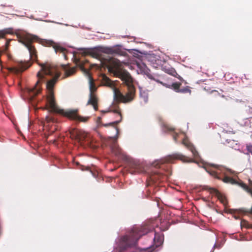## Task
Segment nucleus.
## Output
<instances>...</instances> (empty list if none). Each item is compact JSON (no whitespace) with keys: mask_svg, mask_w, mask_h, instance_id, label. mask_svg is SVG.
<instances>
[{"mask_svg":"<svg viewBox=\"0 0 252 252\" xmlns=\"http://www.w3.org/2000/svg\"><path fill=\"white\" fill-rule=\"evenodd\" d=\"M41 69L37 73L38 81L34 87L28 90L29 97L30 101L33 104L36 103L34 101V97L40 93L41 82L44 79V75L53 76L54 77L47 81L46 84L48 94L46 98V107L44 109H50L51 112H55L65 116L70 119L80 122H86L88 120V117H83L77 114V110H63L60 109L56 102L53 88L58 78L60 76V73L58 72L57 67L52 63L46 62L45 63H38Z\"/></svg>","mask_w":252,"mask_h":252,"instance_id":"1","label":"nucleus"},{"mask_svg":"<svg viewBox=\"0 0 252 252\" xmlns=\"http://www.w3.org/2000/svg\"><path fill=\"white\" fill-rule=\"evenodd\" d=\"M108 68L110 72L117 74L127 86V92L126 95H124V103L133 100L135 94V88L132 84V79L127 71L122 70L120 61L114 58L111 59L109 62Z\"/></svg>","mask_w":252,"mask_h":252,"instance_id":"2","label":"nucleus"},{"mask_svg":"<svg viewBox=\"0 0 252 252\" xmlns=\"http://www.w3.org/2000/svg\"><path fill=\"white\" fill-rule=\"evenodd\" d=\"M154 229L155 225L152 222L133 227L128 235L121 238L118 248H117L114 252H123L127 248L135 246L142 236L152 231Z\"/></svg>","mask_w":252,"mask_h":252,"instance_id":"3","label":"nucleus"},{"mask_svg":"<svg viewBox=\"0 0 252 252\" xmlns=\"http://www.w3.org/2000/svg\"><path fill=\"white\" fill-rule=\"evenodd\" d=\"M110 112H113L114 113L117 114V116L119 117V120H117L116 121L109 123L108 124H103V126L105 127H107L108 126H112L116 131V136L115 139L114 143L111 145V150L112 152L117 156H120L122 154V151L121 149L119 147V146L117 144L116 139L118 137L119 134V128L116 126V125L120 123L122 120V115L121 113L120 108L119 107H117L115 109H112L110 111Z\"/></svg>","mask_w":252,"mask_h":252,"instance_id":"4","label":"nucleus"},{"mask_svg":"<svg viewBox=\"0 0 252 252\" xmlns=\"http://www.w3.org/2000/svg\"><path fill=\"white\" fill-rule=\"evenodd\" d=\"M102 83L105 86L111 88L114 87V99L117 101H121L124 103V95L118 89L114 87L113 82L105 75L102 76Z\"/></svg>","mask_w":252,"mask_h":252,"instance_id":"5","label":"nucleus"},{"mask_svg":"<svg viewBox=\"0 0 252 252\" xmlns=\"http://www.w3.org/2000/svg\"><path fill=\"white\" fill-rule=\"evenodd\" d=\"M35 36L32 38L27 37L21 40V42L23 44H24L28 49L30 57L33 60H37V59L36 50L35 47L32 44V41L35 39Z\"/></svg>","mask_w":252,"mask_h":252,"instance_id":"6","label":"nucleus"},{"mask_svg":"<svg viewBox=\"0 0 252 252\" xmlns=\"http://www.w3.org/2000/svg\"><path fill=\"white\" fill-rule=\"evenodd\" d=\"M204 169L211 176L219 179H221L220 174L224 170L223 167L217 165L207 166L204 167Z\"/></svg>","mask_w":252,"mask_h":252,"instance_id":"7","label":"nucleus"},{"mask_svg":"<svg viewBox=\"0 0 252 252\" xmlns=\"http://www.w3.org/2000/svg\"><path fill=\"white\" fill-rule=\"evenodd\" d=\"M40 43L44 46L52 47L54 49L56 53L60 52L63 53L64 56L65 55L66 49L52 40L44 39L42 40Z\"/></svg>","mask_w":252,"mask_h":252,"instance_id":"8","label":"nucleus"},{"mask_svg":"<svg viewBox=\"0 0 252 252\" xmlns=\"http://www.w3.org/2000/svg\"><path fill=\"white\" fill-rule=\"evenodd\" d=\"M165 179V176L155 171H153L149 177L147 179V187L151 186V184L162 182Z\"/></svg>","mask_w":252,"mask_h":252,"instance_id":"9","label":"nucleus"},{"mask_svg":"<svg viewBox=\"0 0 252 252\" xmlns=\"http://www.w3.org/2000/svg\"><path fill=\"white\" fill-rule=\"evenodd\" d=\"M70 137L72 139L77 140L79 143L82 144L87 137V133L85 132L78 130L76 128H72L69 131Z\"/></svg>","mask_w":252,"mask_h":252,"instance_id":"10","label":"nucleus"},{"mask_svg":"<svg viewBox=\"0 0 252 252\" xmlns=\"http://www.w3.org/2000/svg\"><path fill=\"white\" fill-rule=\"evenodd\" d=\"M174 159H179L184 162H191L193 161L192 159L190 158L181 154L175 153L167 157L165 159L164 162H172V160Z\"/></svg>","mask_w":252,"mask_h":252,"instance_id":"11","label":"nucleus"},{"mask_svg":"<svg viewBox=\"0 0 252 252\" xmlns=\"http://www.w3.org/2000/svg\"><path fill=\"white\" fill-rule=\"evenodd\" d=\"M144 170L143 165L139 161H133L129 165V171L132 174L141 173Z\"/></svg>","mask_w":252,"mask_h":252,"instance_id":"12","label":"nucleus"},{"mask_svg":"<svg viewBox=\"0 0 252 252\" xmlns=\"http://www.w3.org/2000/svg\"><path fill=\"white\" fill-rule=\"evenodd\" d=\"M80 66V68H81V70H83L86 73H87L89 76L90 93H94V92L96 90V87H95V84H94L93 79L91 76V75L89 73V71H88V70L87 69L85 68L83 66V65L82 63H81Z\"/></svg>","mask_w":252,"mask_h":252,"instance_id":"13","label":"nucleus"},{"mask_svg":"<svg viewBox=\"0 0 252 252\" xmlns=\"http://www.w3.org/2000/svg\"><path fill=\"white\" fill-rule=\"evenodd\" d=\"M98 99L96 95L94 93H90L87 105H92L94 110L97 111L98 110Z\"/></svg>","mask_w":252,"mask_h":252,"instance_id":"14","label":"nucleus"},{"mask_svg":"<svg viewBox=\"0 0 252 252\" xmlns=\"http://www.w3.org/2000/svg\"><path fill=\"white\" fill-rule=\"evenodd\" d=\"M182 144L191 152L193 157L195 158H198V152H197L194 146L191 144V143H190V142L188 140V139L184 138L182 141Z\"/></svg>","mask_w":252,"mask_h":252,"instance_id":"15","label":"nucleus"},{"mask_svg":"<svg viewBox=\"0 0 252 252\" xmlns=\"http://www.w3.org/2000/svg\"><path fill=\"white\" fill-rule=\"evenodd\" d=\"M209 190L210 193L215 194L223 205H225L226 204L227 201L225 197L220 194L217 189L214 188H209Z\"/></svg>","mask_w":252,"mask_h":252,"instance_id":"16","label":"nucleus"},{"mask_svg":"<svg viewBox=\"0 0 252 252\" xmlns=\"http://www.w3.org/2000/svg\"><path fill=\"white\" fill-rule=\"evenodd\" d=\"M32 63H31L30 61L27 62H20L18 63L17 64V71H21L22 72L24 71L25 70L28 68L31 65Z\"/></svg>","mask_w":252,"mask_h":252,"instance_id":"17","label":"nucleus"},{"mask_svg":"<svg viewBox=\"0 0 252 252\" xmlns=\"http://www.w3.org/2000/svg\"><path fill=\"white\" fill-rule=\"evenodd\" d=\"M103 53L108 54H120L121 51L119 48H104L102 49Z\"/></svg>","mask_w":252,"mask_h":252,"instance_id":"18","label":"nucleus"},{"mask_svg":"<svg viewBox=\"0 0 252 252\" xmlns=\"http://www.w3.org/2000/svg\"><path fill=\"white\" fill-rule=\"evenodd\" d=\"M75 71H76V69L74 67L67 68V69H65V73H64V75H65L64 77L65 78L68 77L73 75V74L75 73Z\"/></svg>","mask_w":252,"mask_h":252,"instance_id":"19","label":"nucleus"},{"mask_svg":"<svg viewBox=\"0 0 252 252\" xmlns=\"http://www.w3.org/2000/svg\"><path fill=\"white\" fill-rule=\"evenodd\" d=\"M222 181L225 183H229L231 184H237V183L234 179L228 176L224 177L223 178Z\"/></svg>","mask_w":252,"mask_h":252,"instance_id":"20","label":"nucleus"},{"mask_svg":"<svg viewBox=\"0 0 252 252\" xmlns=\"http://www.w3.org/2000/svg\"><path fill=\"white\" fill-rule=\"evenodd\" d=\"M241 226L248 229H252V224H250L248 221L245 220H242L241 221Z\"/></svg>","mask_w":252,"mask_h":252,"instance_id":"21","label":"nucleus"},{"mask_svg":"<svg viewBox=\"0 0 252 252\" xmlns=\"http://www.w3.org/2000/svg\"><path fill=\"white\" fill-rule=\"evenodd\" d=\"M181 83H179V82H176V83H174L172 84L171 85V87H172V88L177 93H178L180 89V87H181Z\"/></svg>","mask_w":252,"mask_h":252,"instance_id":"22","label":"nucleus"},{"mask_svg":"<svg viewBox=\"0 0 252 252\" xmlns=\"http://www.w3.org/2000/svg\"><path fill=\"white\" fill-rule=\"evenodd\" d=\"M191 90L189 89V86H186L183 88H180L178 93H182V94H186V93H191Z\"/></svg>","mask_w":252,"mask_h":252,"instance_id":"23","label":"nucleus"},{"mask_svg":"<svg viewBox=\"0 0 252 252\" xmlns=\"http://www.w3.org/2000/svg\"><path fill=\"white\" fill-rule=\"evenodd\" d=\"M165 72L169 74H170L173 76H176L177 75V73L176 70L173 68H169L165 69Z\"/></svg>","mask_w":252,"mask_h":252,"instance_id":"24","label":"nucleus"},{"mask_svg":"<svg viewBox=\"0 0 252 252\" xmlns=\"http://www.w3.org/2000/svg\"><path fill=\"white\" fill-rule=\"evenodd\" d=\"M79 169L82 170H83V171H84V170H89L91 172V173L93 174V175L94 176H95L94 174L92 172V170H90V168L89 167H88V166L86 167V166H85L84 165H81L80 167H79Z\"/></svg>","mask_w":252,"mask_h":252,"instance_id":"25","label":"nucleus"},{"mask_svg":"<svg viewBox=\"0 0 252 252\" xmlns=\"http://www.w3.org/2000/svg\"><path fill=\"white\" fill-rule=\"evenodd\" d=\"M46 121L48 123H49V122H54L55 121V120L54 118H53L52 117L49 116H48L46 117Z\"/></svg>","mask_w":252,"mask_h":252,"instance_id":"26","label":"nucleus"},{"mask_svg":"<svg viewBox=\"0 0 252 252\" xmlns=\"http://www.w3.org/2000/svg\"><path fill=\"white\" fill-rule=\"evenodd\" d=\"M247 150L252 155V145H247Z\"/></svg>","mask_w":252,"mask_h":252,"instance_id":"27","label":"nucleus"},{"mask_svg":"<svg viewBox=\"0 0 252 252\" xmlns=\"http://www.w3.org/2000/svg\"><path fill=\"white\" fill-rule=\"evenodd\" d=\"M178 136V133H174L173 137V139L175 142H177V141Z\"/></svg>","mask_w":252,"mask_h":252,"instance_id":"28","label":"nucleus"},{"mask_svg":"<svg viewBox=\"0 0 252 252\" xmlns=\"http://www.w3.org/2000/svg\"><path fill=\"white\" fill-rule=\"evenodd\" d=\"M165 128L168 131H173L174 130V129L172 127H169V126H165Z\"/></svg>","mask_w":252,"mask_h":252,"instance_id":"29","label":"nucleus"},{"mask_svg":"<svg viewBox=\"0 0 252 252\" xmlns=\"http://www.w3.org/2000/svg\"><path fill=\"white\" fill-rule=\"evenodd\" d=\"M147 76H148V77L149 78H150V79H153V80H156V79H155V78L152 76V75L149 74V75H148Z\"/></svg>","mask_w":252,"mask_h":252,"instance_id":"30","label":"nucleus"},{"mask_svg":"<svg viewBox=\"0 0 252 252\" xmlns=\"http://www.w3.org/2000/svg\"><path fill=\"white\" fill-rule=\"evenodd\" d=\"M250 121L251 123H252V117L250 118Z\"/></svg>","mask_w":252,"mask_h":252,"instance_id":"31","label":"nucleus"},{"mask_svg":"<svg viewBox=\"0 0 252 252\" xmlns=\"http://www.w3.org/2000/svg\"><path fill=\"white\" fill-rule=\"evenodd\" d=\"M249 182L250 184L251 185L252 184V181H251V180L250 179L249 180Z\"/></svg>","mask_w":252,"mask_h":252,"instance_id":"32","label":"nucleus"},{"mask_svg":"<svg viewBox=\"0 0 252 252\" xmlns=\"http://www.w3.org/2000/svg\"><path fill=\"white\" fill-rule=\"evenodd\" d=\"M156 166H157V167H160V166L158 165V164L156 165Z\"/></svg>","mask_w":252,"mask_h":252,"instance_id":"33","label":"nucleus"}]
</instances>
